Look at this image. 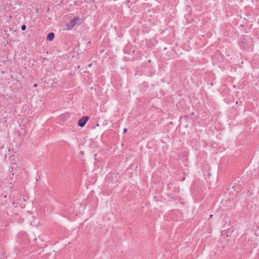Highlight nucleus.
I'll return each mask as SVG.
<instances>
[{
    "instance_id": "3",
    "label": "nucleus",
    "mask_w": 259,
    "mask_h": 259,
    "mask_svg": "<svg viewBox=\"0 0 259 259\" xmlns=\"http://www.w3.org/2000/svg\"><path fill=\"white\" fill-rule=\"evenodd\" d=\"M55 37V34L53 32H50L47 36V40L49 41H52L54 39Z\"/></svg>"
},
{
    "instance_id": "4",
    "label": "nucleus",
    "mask_w": 259,
    "mask_h": 259,
    "mask_svg": "<svg viewBox=\"0 0 259 259\" xmlns=\"http://www.w3.org/2000/svg\"><path fill=\"white\" fill-rule=\"evenodd\" d=\"M79 20V19L77 17L74 18V19L71 20L70 22V25L71 27H74L76 24V21H78Z\"/></svg>"
},
{
    "instance_id": "1",
    "label": "nucleus",
    "mask_w": 259,
    "mask_h": 259,
    "mask_svg": "<svg viewBox=\"0 0 259 259\" xmlns=\"http://www.w3.org/2000/svg\"><path fill=\"white\" fill-rule=\"evenodd\" d=\"M240 42L241 47L244 49L250 48L253 45L251 38L247 36L241 38Z\"/></svg>"
},
{
    "instance_id": "10",
    "label": "nucleus",
    "mask_w": 259,
    "mask_h": 259,
    "mask_svg": "<svg viewBox=\"0 0 259 259\" xmlns=\"http://www.w3.org/2000/svg\"><path fill=\"white\" fill-rule=\"evenodd\" d=\"M212 214H210V215H209V218H212Z\"/></svg>"
},
{
    "instance_id": "9",
    "label": "nucleus",
    "mask_w": 259,
    "mask_h": 259,
    "mask_svg": "<svg viewBox=\"0 0 259 259\" xmlns=\"http://www.w3.org/2000/svg\"><path fill=\"white\" fill-rule=\"evenodd\" d=\"M37 86V84L36 83L34 84V87H36Z\"/></svg>"
},
{
    "instance_id": "5",
    "label": "nucleus",
    "mask_w": 259,
    "mask_h": 259,
    "mask_svg": "<svg viewBox=\"0 0 259 259\" xmlns=\"http://www.w3.org/2000/svg\"><path fill=\"white\" fill-rule=\"evenodd\" d=\"M18 166L17 164H16L15 163H14L13 164H12V166L11 167V172H13L14 170H18ZM14 175V172H12V175Z\"/></svg>"
},
{
    "instance_id": "7",
    "label": "nucleus",
    "mask_w": 259,
    "mask_h": 259,
    "mask_svg": "<svg viewBox=\"0 0 259 259\" xmlns=\"http://www.w3.org/2000/svg\"><path fill=\"white\" fill-rule=\"evenodd\" d=\"M126 132H127V128H124L123 129V133H126Z\"/></svg>"
},
{
    "instance_id": "6",
    "label": "nucleus",
    "mask_w": 259,
    "mask_h": 259,
    "mask_svg": "<svg viewBox=\"0 0 259 259\" xmlns=\"http://www.w3.org/2000/svg\"><path fill=\"white\" fill-rule=\"evenodd\" d=\"M26 29V26L25 25H22L21 26V29L23 31L25 30Z\"/></svg>"
},
{
    "instance_id": "2",
    "label": "nucleus",
    "mask_w": 259,
    "mask_h": 259,
    "mask_svg": "<svg viewBox=\"0 0 259 259\" xmlns=\"http://www.w3.org/2000/svg\"><path fill=\"white\" fill-rule=\"evenodd\" d=\"M89 119V116H85L81 117L78 121V125L80 127H83L86 124L87 121Z\"/></svg>"
},
{
    "instance_id": "8",
    "label": "nucleus",
    "mask_w": 259,
    "mask_h": 259,
    "mask_svg": "<svg viewBox=\"0 0 259 259\" xmlns=\"http://www.w3.org/2000/svg\"><path fill=\"white\" fill-rule=\"evenodd\" d=\"M92 64H90L89 65V67H91V66H92Z\"/></svg>"
}]
</instances>
